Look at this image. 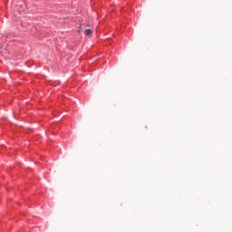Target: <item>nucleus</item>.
Returning <instances> with one entry per match:
<instances>
[{
	"label": "nucleus",
	"instance_id": "nucleus-1",
	"mask_svg": "<svg viewBox=\"0 0 232 232\" xmlns=\"http://www.w3.org/2000/svg\"><path fill=\"white\" fill-rule=\"evenodd\" d=\"M92 29L85 30V35H92Z\"/></svg>",
	"mask_w": 232,
	"mask_h": 232
}]
</instances>
